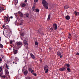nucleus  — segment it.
<instances>
[{
    "label": "nucleus",
    "instance_id": "nucleus-1",
    "mask_svg": "<svg viewBox=\"0 0 79 79\" xmlns=\"http://www.w3.org/2000/svg\"><path fill=\"white\" fill-rule=\"evenodd\" d=\"M42 4L46 9H47L48 8V4L45 0H43Z\"/></svg>",
    "mask_w": 79,
    "mask_h": 79
},
{
    "label": "nucleus",
    "instance_id": "nucleus-2",
    "mask_svg": "<svg viewBox=\"0 0 79 79\" xmlns=\"http://www.w3.org/2000/svg\"><path fill=\"white\" fill-rule=\"evenodd\" d=\"M44 70L45 71V73H47L48 72V67L47 65H45L44 67Z\"/></svg>",
    "mask_w": 79,
    "mask_h": 79
},
{
    "label": "nucleus",
    "instance_id": "nucleus-3",
    "mask_svg": "<svg viewBox=\"0 0 79 79\" xmlns=\"http://www.w3.org/2000/svg\"><path fill=\"white\" fill-rule=\"evenodd\" d=\"M53 28L55 30H56L57 29V27H58V25L57 24H54L53 25Z\"/></svg>",
    "mask_w": 79,
    "mask_h": 79
},
{
    "label": "nucleus",
    "instance_id": "nucleus-4",
    "mask_svg": "<svg viewBox=\"0 0 79 79\" xmlns=\"http://www.w3.org/2000/svg\"><path fill=\"white\" fill-rule=\"evenodd\" d=\"M17 46H19V45H22L23 43L21 42H18L16 43Z\"/></svg>",
    "mask_w": 79,
    "mask_h": 79
},
{
    "label": "nucleus",
    "instance_id": "nucleus-5",
    "mask_svg": "<svg viewBox=\"0 0 79 79\" xmlns=\"http://www.w3.org/2000/svg\"><path fill=\"white\" fill-rule=\"evenodd\" d=\"M57 55L58 56H60V58H61L62 57V55H61V52H58L57 53Z\"/></svg>",
    "mask_w": 79,
    "mask_h": 79
},
{
    "label": "nucleus",
    "instance_id": "nucleus-6",
    "mask_svg": "<svg viewBox=\"0 0 79 79\" xmlns=\"http://www.w3.org/2000/svg\"><path fill=\"white\" fill-rule=\"evenodd\" d=\"M4 21H6V22H7L8 21V17H6V16H5L4 17Z\"/></svg>",
    "mask_w": 79,
    "mask_h": 79
},
{
    "label": "nucleus",
    "instance_id": "nucleus-7",
    "mask_svg": "<svg viewBox=\"0 0 79 79\" xmlns=\"http://www.w3.org/2000/svg\"><path fill=\"white\" fill-rule=\"evenodd\" d=\"M65 19L67 20H69V19H70V17L69 15H67L66 16Z\"/></svg>",
    "mask_w": 79,
    "mask_h": 79
},
{
    "label": "nucleus",
    "instance_id": "nucleus-8",
    "mask_svg": "<svg viewBox=\"0 0 79 79\" xmlns=\"http://www.w3.org/2000/svg\"><path fill=\"white\" fill-rule=\"evenodd\" d=\"M31 56L33 58V59H35V56H34V55H33V54L31 53L30 54Z\"/></svg>",
    "mask_w": 79,
    "mask_h": 79
},
{
    "label": "nucleus",
    "instance_id": "nucleus-9",
    "mask_svg": "<svg viewBox=\"0 0 79 79\" xmlns=\"http://www.w3.org/2000/svg\"><path fill=\"white\" fill-rule=\"evenodd\" d=\"M74 14L76 16H78L79 15V12H77L76 11H75L74 12Z\"/></svg>",
    "mask_w": 79,
    "mask_h": 79
},
{
    "label": "nucleus",
    "instance_id": "nucleus-10",
    "mask_svg": "<svg viewBox=\"0 0 79 79\" xmlns=\"http://www.w3.org/2000/svg\"><path fill=\"white\" fill-rule=\"evenodd\" d=\"M18 13L20 14L21 17H23V14L21 12L19 11Z\"/></svg>",
    "mask_w": 79,
    "mask_h": 79
},
{
    "label": "nucleus",
    "instance_id": "nucleus-11",
    "mask_svg": "<svg viewBox=\"0 0 79 79\" xmlns=\"http://www.w3.org/2000/svg\"><path fill=\"white\" fill-rule=\"evenodd\" d=\"M64 69H65V68H62L60 69H59V70H60V71H64Z\"/></svg>",
    "mask_w": 79,
    "mask_h": 79
},
{
    "label": "nucleus",
    "instance_id": "nucleus-12",
    "mask_svg": "<svg viewBox=\"0 0 79 79\" xmlns=\"http://www.w3.org/2000/svg\"><path fill=\"white\" fill-rule=\"evenodd\" d=\"M23 42L25 45H28V44L27 43V41H26V40H24L23 41Z\"/></svg>",
    "mask_w": 79,
    "mask_h": 79
},
{
    "label": "nucleus",
    "instance_id": "nucleus-13",
    "mask_svg": "<svg viewBox=\"0 0 79 79\" xmlns=\"http://www.w3.org/2000/svg\"><path fill=\"white\" fill-rule=\"evenodd\" d=\"M23 20H22L20 21V26H21V25H22V24H23Z\"/></svg>",
    "mask_w": 79,
    "mask_h": 79
},
{
    "label": "nucleus",
    "instance_id": "nucleus-14",
    "mask_svg": "<svg viewBox=\"0 0 79 79\" xmlns=\"http://www.w3.org/2000/svg\"><path fill=\"white\" fill-rule=\"evenodd\" d=\"M28 73V72L27 71V70H26L24 72V74H25V75H27V73Z\"/></svg>",
    "mask_w": 79,
    "mask_h": 79
},
{
    "label": "nucleus",
    "instance_id": "nucleus-15",
    "mask_svg": "<svg viewBox=\"0 0 79 79\" xmlns=\"http://www.w3.org/2000/svg\"><path fill=\"white\" fill-rule=\"evenodd\" d=\"M64 8L65 9H68V8H69V6L68 5H66L64 6Z\"/></svg>",
    "mask_w": 79,
    "mask_h": 79
},
{
    "label": "nucleus",
    "instance_id": "nucleus-16",
    "mask_svg": "<svg viewBox=\"0 0 79 79\" xmlns=\"http://www.w3.org/2000/svg\"><path fill=\"white\" fill-rule=\"evenodd\" d=\"M50 15L49 14L48 15V18L47 19V20L49 21V20H50Z\"/></svg>",
    "mask_w": 79,
    "mask_h": 79
},
{
    "label": "nucleus",
    "instance_id": "nucleus-17",
    "mask_svg": "<svg viewBox=\"0 0 79 79\" xmlns=\"http://www.w3.org/2000/svg\"><path fill=\"white\" fill-rule=\"evenodd\" d=\"M13 52H14V54H16V53H17V50H14Z\"/></svg>",
    "mask_w": 79,
    "mask_h": 79
},
{
    "label": "nucleus",
    "instance_id": "nucleus-18",
    "mask_svg": "<svg viewBox=\"0 0 79 79\" xmlns=\"http://www.w3.org/2000/svg\"><path fill=\"white\" fill-rule=\"evenodd\" d=\"M25 15L26 17H27V18H29V14L28 13H26L25 14Z\"/></svg>",
    "mask_w": 79,
    "mask_h": 79
},
{
    "label": "nucleus",
    "instance_id": "nucleus-19",
    "mask_svg": "<svg viewBox=\"0 0 79 79\" xmlns=\"http://www.w3.org/2000/svg\"><path fill=\"white\" fill-rule=\"evenodd\" d=\"M35 12H36V13H38V12H39V10L38 9H36L35 10Z\"/></svg>",
    "mask_w": 79,
    "mask_h": 79
},
{
    "label": "nucleus",
    "instance_id": "nucleus-20",
    "mask_svg": "<svg viewBox=\"0 0 79 79\" xmlns=\"http://www.w3.org/2000/svg\"><path fill=\"white\" fill-rule=\"evenodd\" d=\"M26 6V4L25 3H23L22 4V7H24V6Z\"/></svg>",
    "mask_w": 79,
    "mask_h": 79
},
{
    "label": "nucleus",
    "instance_id": "nucleus-21",
    "mask_svg": "<svg viewBox=\"0 0 79 79\" xmlns=\"http://www.w3.org/2000/svg\"><path fill=\"white\" fill-rule=\"evenodd\" d=\"M74 39H75V40H77V36L75 35L74 37Z\"/></svg>",
    "mask_w": 79,
    "mask_h": 79
},
{
    "label": "nucleus",
    "instance_id": "nucleus-22",
    "mask_svg": "<svg viewBox=\"0 0 79 79\" xmlns=\"http://www.w3.org/2000/svg\"><path fill=\"white\" fill-rule=\"evenodd\" d=\"M35 6H34L32 7V10L33 11H35Z\"/></svg>",
    "mask_w": 79,
    "mask_h": 79
},
{
    "label": "nucleus",
    "instance_id": "nucleus-23",
    "mask_svg": "<svg viewBox=\"0 0 79 79\" xmlns=\"http://www.w3.org/2000/svg\"><path fill=\"white\" fill-rule=\"evenodd\" d=\"M3 10V8L2 7H0V11L2 12Z\"/></svg>",
    "mask_w": 79,
    "mask_h": 79
},
{
    "label": "nucleus",
    "instance_id": "nucleus-24",
    "mask_svg": "<svg viewBox=\"0 0 79 79\" xmlns=\"http://www.w3.org/2000/svg\"><path fill=\"white\" fill-rule=\"evenodd\" d=\"M6 74H9V72L7 70H6Z\"/></svg>",
    "mask_w": 79,
    "mask_h": 79
},
{
    "label": "nucleus",
    "instance_id": "nucleus-25",
    "mask_svg": "<svg viewBox=\"0 0 79 79\" xmlns=\"http://www.w3.org/2000/svg\"><path fill=\"white\" fill-rule=\"evenodd\" d=\"M67 71H69V72H71V70H70V69L68 68L67 69Z\"/></svg>",
    "mask_w": 79,
    "mask_h": 79
},
{
    "label": "nucleus",
    "instance_id": "nucleus-26",
    "mask_svg": "<svg viewBox=\"0 0 79 79\" xmlns=\"http://www.w3.org/2000/svg\"><path fill=\"white\" fill-rule=\"evenodd\" d=\"M31 73H32V74H34V70H32L31 71Z\"/></svg>",
    "mask_w": 79,
    "mask_h": 79
},
{
    "label": "nucleus",
    "instance_id": "nucleus-27",
    "mask_svg": "<svg viewBox=\"0 0 79 79\" xmlns=\"http://www.w3.org/2000/svg\"><path fill=\"white\" fill-rule=\"evenodd\" d=\"M3 45H2V44H0V48H3Z\"/></svg>",
    "mask_w": 79,
    "mask_h": 79
},
{
    "label": "nucleus",
    "instance_id": "nucleus-28",
    "mask_svg": "<svg viewBox=\"0 0 79 79\" xmlns=\"http://www.w3.org/2000/svg\"><path fill=\"white\" fill-rule=\"evenodd\" d=\"M50 30L51 31H53V30H54V28H53V27H51L50 29Z\"/></svg>",
    "mask_w": 79,
    "mask_h": 79
},
{
    "label": "nucleus",
    "instance_id": "nucleus-29",
    "mask_svg": "<svg viewBox=\"0 0 79 79\" xmlns=\"http://www.w3.org/2000/svg\"><path fill=\"white\" fill-rule=\"evenodd\" d=\"M35 45H38V43L37 41L35 42Z\"/></svg>",
    "mask_w": 79,
    "mask_h": 79
},
{
    "label": "nucleus",
    "instance_id": "nucleus-30",
    "mask_svg": "<svg viewBox=\"0 0 79 79\" xmlns=\"http://www.w3.org/2000/svg\"><path fill=\"white\" fill-rule=\"evenodd\" d=\"M28 69H29V71H31L32 70V68H29Z\"/></svg>",
    "mask_w": 79,
    "mask_h": 79
},
{
    "label": "nucleus",
    "instance_id": "nucleus-31",
    "mask_svg": "<svg viewBox=\"0 0 79 79\" xmlns=\"http://www.w3.org/2000/svg\"><path fill=\"white\" fill-rule=\"evenodd\" d=\"M2 71V68L0 67V73Z\"/></svg>",
    "mask_w": 79,
    "mask_h": 79
},
{
    "label": "nucleus",
    "instance_id": "nucleus-32",
    "mask_svg": "<svg viewBox=\"0 0 79 79\" xmlns=\"http://www.w3.org/2000/svg\"><path fill=\"white\" fill-rule=\"evenodd\" d=\"M66 65L67 68H69V66H70V65H69V64H67Z\"/></svg>",
    "mask_w": 79,
    "mask_h": 79
},
{
    "label": "nucleus",
    "instance_id": "nucleus-33",
    "mask_svg": "<svg viewBox=\"0 0 79 79\" xmlns=\"http://www.w3.org/2000/svg\"><path fill=\"white\" fill-rule=\"evenodd\" d=\"M6 68L7 69H9V68H8V65L7 64H6Z\"/></svg>",
    "mask_w": 79,
    "mask_h": 79
},
{
    "label": "nucleus",
    "instance_id": "nucleus-34",
    "mask_svg": "<svg viewBox=\"0 0 79 79\" xmlns=\"http://www.w3.org/2000/svg\"><path fill=\"white\" fill-rule=\"evenodd\" d=\"M27 79H31V77H27Z\"/></svg>",
    "mask_w": 79,
    "mask_h": 79
},
{
    "label": "nucleus",
    "instance_id": "nucleus-35",
    "mask_svg": "<svg viewBox=\"0 0 79 79\" xmlns=\"http://www.w3.org/2000/svg\"><path fill=\"white\" fill-rule=\"evenodd\" d=\"M2 78L3 79H5V76H2Z\"/></svg>",
    "mask_w": 79,
    "mask_h": 79
},
{
    "label": "nucleus",
    "instance_id": "nucleus-36",
    "mask_svg": "<svg viewBox=\"0 0 79 79\" xmlns=\"http://www.w3.org/2000/svg\"><path fill=\"white\" fill-rule=\"evenodd\" d=\"M33 74L34 76H37V74L36 73H33Z\"/></svg>",
    "mask_w": 79,
    "mask_h": 79
},
{
    "label": "nucleus",
    "instance_id": "nucleus-37",
    "mask_svg": "<svg viewBox=\"0 0 79 79\" xmlns=\"http://www.w3.org/2000/svg\"><path fill=\"white\" fill-rule=\"evenodd\" d=\"M12 43H13V41H10V44H11Z\"/></svg>",
    "mask_w": 79,
    "mask_h": 79
},
{
    "label": "nucleus",
    "instance_id": "nucleus-38",
    "mask_svg": "<svg viewBox=\"0 0 79 79\" xmlns=\"http://www.w3.org/2000/svg\"><path fill=\"white\" fill-rule=\"evenodd\" d=\"M38 1V0H34L35 2H37Z\"/></svg>",
    "mask_w": 79,
    "mask_h": 79
},
{
    "label": "nucleus",
    "instance_id": "nucleus-39",
    "mask_svg": "<svg viewBox=\"0 0 79 79\" xmlns=\"http://www.w3.org/2000/svg\"><path fill=\"white\" fill-rule=\"evenodd\" d=\"M21 35L22 36H23V35H24V34H23V33H22L21 34Z\"/></svg>",
    "mask_w": 79,
    "mask_h": 79
},
{
    "label": "nucleus",
    "instance_id": "nucleus-40",
    "mask_svg": "<svg viewBox=\"0 0 79 79\" xmlns=\"http://www.w3.org/2000/svg\"><path fill=\"white\" fill-rule=\"evenodd\" d=\"M76 55H79V53H78V52L76 54Z\"/></svg>",
    "mask_w": 79,
    "mask_h": 79
},
{
    "label": "nucleus",
    "instance_id": "nucleus-41",
    "mask_svg": "<svg viewBox=\"0 0 79 79\" xmlns=\"http://www.w3.org/2000/svg\"><path fill=\"white\" fill-rule=\"evenodd\" d=\"M2 61V59L0 58V63L1 62V61Z\"/></svg>",
    "mask_w": 79,
    "mask_h": 79
},
{
    "label": "nucleus",
    "instance_id": "nucleus-42",
    "mask_svg": "<svg viewBox=\"0 0 79 79\" xmlns=\"http://www.w3.org/2000/svg\"><path fill=\"white\" fill-rule=\"evenodd\" d=\"M71 33H69V36H71Z\"/></svg>",
    "mask_w": 79,
    "mask_h": 79
},
{
    "label": "nucleus",
    "instance_id": "nucleus-43",
    "mask_svg": "<svg viewBox=\"0 0 79 79\" xmlns=\"http://www.w3.org/2000/svg\"><path fill=\"white\" fill-rule=\"evenodd\" d=\"M10 18H11V19H13V16H11L10 17Z\"/></svg>",
    "mask_w": 79,
    "mask_h": 79
},
{
    "label": "nucleus",
    "instance_id": "nucleus-44",
    "mask_svg": "<svg viewBox=\"0 0 79 79\" xmlns=\"http://www.w3.org/2000/svg\"><path fill=\"white\" fill-rule=\"evenodd\" d=\"M17 23V21H15V25H16V23Z\"/></svg>",
    "mask_w": 79,
    "mask_h": 79
},
{
    "label": "nucleus",
    "instance_id": "nucleus-45",
    "mask_svg": "<svg viewBox=\"0 0 79 79\" xmlns=\"http://www.w3.org/2000/svg\"><path fill=\"white\" fill-rule=\"evenodd\" d=\"M27 0H25V2H27Z\"/></svg>",
    "mask_w": 79,
    "mask_h": 79
},
{
    "label": "nucleus",
    "instance_id": "nucleus-46",
    "mask_svg": "<svg viewBox=\"0 0 79 79\" xmlns=\"http://www.w3.org/2000/svg\"><path fill=\"white\" fill-rule=\"evenodd\" d=\"M2 58H5V57L4 56H2Z\"/></svg>",
    "mask_w": 79,
    "mask_h": 79
},
{
    "label": "nucleus",
    "instance_id": "nucleus-47",
    "mask_svg": "<svg viewBox=\"0 0 79 79\" xmlns=\"http://www.w3.org/2000/svg\"><path fill=\"white\" fill-rule=\"evenodd\" d=\"M2 27H3V28H5V25H3Z\"/></svg>",
    "mask_w": 79,
    "mask_h": 79
},
{
    "label": "nucleus",
    "instance_id": "nucleus-48",
    "mask_svg": "<svg viewBox=\"0 0 79 79\" xmlns=\"http://www.w3.org/2000/svg\"><path fill=\"white\" fill-rule=\"evenodd\" d=\"M68 38L69 39H70L71 38V37H69V36Z\"/></svg>",
    "mask_w": 79,
    "mask_h": 79
},
{
    "label": "nucleus",
    "instance_id": "nucleus-49",
    "mask_svg": "<svg viewBox=\"0 0 79 79\" xmlns=\"http://www.w3.org/2000/svg\"><path fill=\"white\" fill-rule=\"evenodd\" d=\"M2 40H1V37L0 36V41H1Z\"/></svg>",
    "mask_w": 79,
    "mask_h": 79
},
{
    "label": "nucleus",
    "instance_id": "nucleus-50",
    "mask_svg": "<svg viewBox=\"0 0 79 79\" xmlns=\"http://www.w3.org/2000/svg\"><path fill=\"white\" fill-rule=\"evenodd\" d=\"M26 48L27 49H28V47H26Z\"/></svg>",
    "mask_w": 79,
    "mask_h": 79
},
{
    "label": "nucleus",
    "instance_id": "nucleus-51",
    "mask_svg": "<svg viewBox=\"0 0 79 79\" xmlns=\"http://www.w3.org/2000/svg\"><path fill=\"white\" fill-rule=\"evenodd\" d=\"M13 64H15V62H13Z\"/></svg>",
    "mask_w": 79,
    "mask_h": 79
},
{
    "label": "nucleus",
    "instance_id": "nucleus-52",
    "mask_svg": "<svg viewBox=\"0 0 79 79\" xmlns=\"http://www.w3.org/2000/svg\"><path fill=\"white\" fill-rule=\"evenodd\" d=\"M42 60H40V61H42Z\"/></svg>",
    "mask_w": 79,
    "mask_h": 79
},
{
    "label": "nucleus",
    "instance_id": "nucleus-53",
    "mask_svg": "<svg viewBox=\"0 0 79 79\" xmlns=\"http://www.w3.org/2000/svg\"><path fill=\"white\" fill-rule=\"evenodd\" d=\"M15 59H17V58H15Z\"/></svg>",
    "mask_w": 79,
    "mask_h": 79
},
{
    "label": "nucleus",
    "instance_id": "nucleus-54",
    "mask_svg": "<svg viewBox=\"0 0 79 79\" xmlns=\"http://www.w3.org/2000/svg\"><path fill=\"white\" fill-rule=\"evenodd\" d=\"M39 32H40V31H39Z\"/></svg>",
    "mask_w": 79,
    "mask_h": 79
},
{
    "label": "nucleus",
    "instance_id": "nucleus-55",
    "mask_svg": "<svg viewBox=\"0 0 79 79\" xmlns=\"http://www.w3.org/2000/svg\"><path fill=\"white\" fill-rule=\"evenodd\" d=\"M15 64H16V63H15Z\"/></svg>",
    "mask_w": 79,
    "mask_h": 79
},
{
    "label": "nucleus",
    "instance_id": "nucleus-56",
    "mask_svg": "<svg viewBox=\"0 0 79 79\" xmlns=\"http://www.w3.org/2000/svg\"><path fill=\"white\" fill-rule=\"evenodd\" d=\"M73 1V0H72Z\"/></svg>",
    "mask_w": 79,
    "mask_h": 79
},
{
    "label": "nucleus",
    "instance_id": "nucleus-57",
    "mask_svg": "<svg viewBox=\"0 0 79 79\" xmlns=\"http://www.w3.org/2000/svg\"><path fill=\"white\" fill-rule=\"evenodd\" d=\"M49 50H50V49H49Z\"/></svg>",
    "mask_w": 79,
    "mask_h": 79
}]
</instances>
